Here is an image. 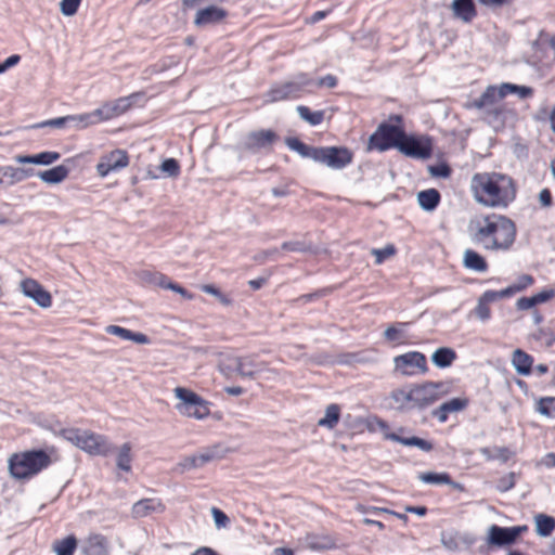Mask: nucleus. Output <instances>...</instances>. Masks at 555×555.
Wrapping results in <instances>:
<instances>
[{
  "label": "nucleus",
  "mask_w": 555,
  "mask_h": 555,
  "mask_svg": "<svg viewBox=\"0 0 555 555\" xmlns=\"http://www.w3.org/2000/svg\"><path fill=\"white\" fill-rule=\"evenodd\" d=\"M470 240L486 250L506 251L513 246L517 229L515 222L504 215L490 214L470 223Z\"/></svg>",
  "instance_id": "nucleus-1"
},
{
  "label": "nucleus",
  "mask_w": 555,
  "mask_h": 555,
  "mask_svg": "<svg viewBox=\"0 0 555 555\" xmlns=\"http://www.w3.org/2000/svg\"><path fill=\"white\" fill-rule=\"evenodd\" d=\"M470 190L477 203L491 208H506L516 198L514 180L501 172H477L472 177Z\"/></svg>",
  "instance_id": "nucleus-2"
},
{
  "label": "nucleus",
  "mask_w": 555,
  "mask_h": 555,
  "mask_svg": "<svg viewBox=\"0 0 555 555\" xmlns=\"http://www.w3.org/2000/svg\"><path fill=\"white\" fill-rule=\"evenodd\" d=\"M286 145L301 157L311 158L333 169H341L352 162V153L347 147L310 146L297 138H286Z\"/></svg>",
  "instance_id": "nucleus-3"
},
{
  "label": "nucleus",
  "mask_w": 555,
  "mask_h": 555,
  "mask_svg": "<svg viewBox=\"0 0 555 555\" xmlns=\"http://www.w3.org/2000/svg\"><path fill=\"white\" fill-rule=\"evenodd\" d=\"M52 463L50 455L41 449L13 453L9 460V472L14 479H29L48 468Z\"/></svg>",
  "instance_id": "nucleus-4"
},
{
  "label": "nucleus",
  "mask_w": 555,
  "mask_h": 555,
  "mask_svg": "<svg viewBox=\"0 0 555 555\" xmlns=\"http://www.w3.org/2000/svg\"><path fill=\"white\" fill-rule=\"evenodd\" d=\"M62 434L67 441L92 455L107 456L114 450L113 444L102 435L78 428L64 429Z\"/></svg>",
  "instance_id": "nucleus-5"
},
{
  "label": "nucleus",
  "mask_w": 555,
  "mask_h": 555,
  "mask_svg": "<svg viewBox=\"0 0 555 555\" xmlns=\"http://www.w3.org/2000/svg\"><path fill=\"white\" fill-rule=\"evenodd\" d=\"M313 83L314 80L308 74L299 73L293 76L291 80L272 86L268 92V98L271 102L298 99Z\"/></svg>",
  "instance_id": "nucleus-6"
},
{
  "label": "nucleus",
  "mask_w": 555,
  "mask_h": 555,
  "mask_svg": "<svg viewBox=\"0 0 555 555\" xmlns=\"http://www.w3.org/2000/svg\"><path fill=\"white\" fill-rule=\"evenodd\" d=\"M175 395L180 400V402L176 404V410L181 415L197 420H203L209 415L210 410L208 402L194 391L183 387H177L175 388Z\"/></svg>",
  "instance_id": "nucleus-7"
},
{
  "label": "nucleus",
  "mask_w": 555,
  "mask_h": 555,
  "mask_svg": "<svg viewBox=\"0 0 555 555\" xmlns=\"http://www.w3.org/2000/svg\"><path fill=\"white\" fill-rule=\"evenodd\" d=\"M402 133L403 129L400 126L383 122L377 127L375 132L371 134L369 149H375L380 152H385L391 147L397 149Z\"/></svg>",
  "instance_id": "nucleus-8"
},
{
  "label": "nucleus",
  "mask_w": 555,
  "mask_h": 555,
  "mask_svg": "<svg viewBox=\"0 0 555 555\" xmlns=\"http://www.w3.org/2000/svg\"><path fill=\"white\" fill-rule=\"evenodd\" d=\"M413 410L423 411L436 403L443 395V384L426 382L412 386Z\"/></svg>",
  "instance_id": "nucleus-9"
},
{
  "label": "nucleus",
  "mask_w": 555,
  "mask_h": 555,
  "mask_svg": "<svg viewBox=\"0 0 555 555\" xmlns=\"http://www.w3.org/2000/svg\"><path fill=\"white\" fill-rule=\"evenodd\" d=\"M397 149L405 156L421 159L429 158L433 153L431 141L428 138L408 135L404 131Z\"/></svg>",
  "instance_id": "nucleus-10"
},
{
  "label": "nucleus",
  "mask_w": 555,
  "mask_h": 555,
  "mask_svg": "<svg viewBox=\"0 0 555 555\" xmlns=\"http://www.w3.org/2000/svg\"><path fill=\"white\" fill-rule=\"evenodd\" d=\"M396 371L404 376H412L416 373H426L428 371L425 354L418 351H409L406 353L395 357Z\"/></svg>",
  "instance_id": "nucleus-11"
},
{
  "label": "nucleus",
  "mask_w": 555,
  "mask_h": 555,
  "mask_svg": "<svg viewBox=\"0 0 555 555\" xmlns=\"http://www.w3.org/2000/svg\"><path fill=\"white\" fill-rule=\"evenodd\" d=\"M503 99L504 92L501 91L500 87L488 86L479 98L469 101L465 106L479 111L481 115H486L502 103Z\"/></svg>",
  "instance_id": "nucleus-12"
},
{
  "label": "nucleus",
  "mask_w": 555,
  "mask_h": 555,
  "mask_svg": "<svg viewBox=\"0 0 555 555\" xmlns=\"http://www.w3.org/2000/svg\"><path fill=\"white\" fill-rule=\"evenodd\" d=\"M276 140L278 134L273 130L251 131L245 137L243 149L251 153H258L262 150H270Z\"/></svg>",
  "instance_id": "nucleus-13"
},
{
  "label": "nucleus",
  "mask_w": 555,
  "mask_h": 555,
  "mask_svg": "<svg viewBox=\"0 0 555 555\" xmlns=\"http://www.w3.org/2000/svg\"><path fill=\"white\" fill-rule=\"evenodd\" d=\"M129 164V157L124 150H114L101 157L96 165V172L100 177H106L111 171L126 168Z\"/></svg>",
  "instance_id": "nucleus-14"
},
{
  "label": "nucleus",
  "mask_w": 555,
  "mask_h": 555,
  "mask_svg": "<svg viewBox=\"0 0 555 555\" xmlns=\"http://www.w3.org/2000/svg\"><path fill=\"white\" fill-rule=\"evenodd\" d=\"M21 288L23 294L31 298L39 307L49 308L52 305L51 294L36 280L26 279L22 281Z\"/></svg>",
  "instance_id": "nucleus-15"
},
{
  "label": "nucleus",
  "mask_w": 555,
  "mask_h": 555,
  "mask_svg": "<svg viewBox=\"0 0 555 555\" xmlns=\"http://www.w3.org/2000/svg\"><path fill=\"white\" fill-rule=\"evenodd\" d=\"M379 427L384 433V438L387 440H391L403 444L405 447H416L424 452H430L434 449V446L430 441L425 440L423 438H418L415 436L412 437H402L398 433H389L388 424L384 421L379 422Z\"/></svg>",
  "instance_id": "nucleus-16"
},
{
  "label": "nucleus",
  "mask_w": 555,
  "mask_h": 555,
  "mask_svg": "<svg viewBox=\"0 0 555 555\" xmlns=\"http://www.w3.org/2000/svg\"><path fill=\"white\" fill-rule=\"evenodd\" d=\"M36 175V170L31 167H14V166H4L2 171V177H0V188L8 189L13 186L24 180L34 177Z\"/></svg>",
  "instance_id": "nucleus-17"
},
{
  "label": "nucleus",
  "mask_w": 555,
  "mask_h": 555,
  "mask_svg": "<svg viewBox=\"0 0 555 555\" xmlns=\"http://www.w3.org/2000/svg\"><path fill=\"white\" fill-rule=\"evenodd\" d=\"M131 105L129 98H119L113 102H106L95 109V114L103 120H109L124 114Z\"/></svg>",
  "instance_id": "nucleus-18"
},
{
  "label": "nucleus",
  "mask_w": 555,
  "mask_h": 555,
  "mask_svg": "<svg viewBox=\"0 0 555 555\" xmlns=\"http://www.w3.org/2000/svg\"><path fill=\"white\" fill-rule=\"evenodd\" d=\"M165 511V505L159 499H142L132 505L131 513L134 518L147 517L154 513L160 514Z\"/></svg>",
  "instance_id": "nucleus-19"
},
{
  "label": "nucleus",
  "mask_w": 555,
  "mask_h": 555,
  "mask_svg": "<svg viewBox=\"0 0 555 555\" xmlns=\"http://www.w3.org/2000/svg\"><path fill=\"white\" fill-rule=\"evenodd\" d=\"M227 15L228 12L224 9L209 5L197 11L194 23L197 26L215 25L222 22Z\"/></svg>",
  "instance_id": "nucleus-20"
},
{
  "label": "nucleus",
  "mask_w": 555,
  "mask_h": 555,
  "mask_svg": "<svg viewBox=\"0 0 555 555\" xmlns=\"http://www.w3.org/2000/svg\"><path fill=\"white\" fill-rule=\"evenodd\" d=\"M467 399L453 398L434 409L431 411V416L436 417L440 423H444L450 413L462 411L467 406Z\"/></svg>",
  "instance_id": "nucleus-21"
},
{
  "label": "nucleus",
  "mask_w": 555,
  "mask_h": 555,
  "mask_svg": "<svg viewBox=\"0 0 555 555\" xmlns=\"http://www.w3.org/2000/svg\"><path fill=\"white\" fill-rule=\"evenodd\" d=\"M61 154L53 151H44L34 155H15L14 160L18 164H30V165H41L49 166L54 162L59 160Z\"/></svg>",
  "instance_id": "nucleus-22"
},
{
  "label": "nucleus",
  "mask_w": 555,
  "mask_h": 555,
  "mask_svg": "<svg viewBox=\"0 0 555 555\" xmlns=\"http://www.w3.org/2000/svg\"><path fill=\"white\" fill-rule=\"evenodd\" d=\"M263 363H258L254 356L236 357V374L243 378H255L262 371Z\"/></svg>",
  "instance_id": "nucleus-23"
},
{
  "label": "nucleus",
  "mask_w": 555,
  "mask_h": 555,
  "mask_svg": "<svg viewBox=\"0 0 555 555\" xmlns=\"http://www.w3.org/2000/svg\"><path fill=\"white\" fill-rule=\"evenodd\" d=\"M514 538L511 531V527H500L492 525L488 529V543L495 546H505L513 544Z\"/></svg>",
  "instance_id": "nucleus-24"
},
{
  "label": "nucleus",
  "mask_w": 555,
  "mask_h": 555,
  "mask_svg": "<svg viewBox=\"0 0 555 555\" xmlns=\"http://www.w3.org/2000/svg\"><path fill=\"white\" fill-rule=\"evenodd\" d=\"M454 17L470 23L477 15L476 7L473 0H453L451 3Z\"/></svg>",
  "instance_id": "nucleus-25"
},
{
  "label": "nucleus",
  "mask_w": 555,
  "mask_h": 555,
  "mask_svg": "<svg viewBox=\"0 0 555 555\" xmlns=\"http://www.w3.org/2000/svg\"><path fill=\"white\" fill-rule=\"evenodd\" d=\"M83 555H107L108 546L106 539L101 534L90 535L81 545Z\"/></svg>",
  "instance_id": "nucleus-26"
},
{
  "label": "nucleus",
  "mask_w": 555,
  "mask_h": 555,
  "mask_svg": "<svg viewBox=\"0 0 555 555\" xmlns=\"http://www.w3.org/2000/svg\"><path fill=\"white\" fill-rule=\"evenodd\" d=\"M512 365L519 375L528 376L532 372L533 357L521 349H516L512 354Z\"/></svg>",
  "instance_id": "nucleus-27"
},
{
  "label": "nucleus",
  "mask_w": 555,
  "mask_h": 555,
  "mask_svg": "<svg viewBox=\"0 0 555 555\" xmlns=\"http://www.w3.org/2000/svg\"><path fill=\"white\" fill-rule=\"evenodd\" d=\"M507 113L508 111L505 104L502 102L493 109L489 111L486 115H481V118L493 129L499 130L504 127Z\"/></svg>",
  "instance_id": "nucleus-28"
},
{
  "label": "nucleus",
  "mask_w": 555,
  "mask_h": 555,
  "mask_svg": "<svg viewBox=\"0 0 555 555\" xmlns=\"http://www.w3.org/2000/svg\"><path fill=\"white\" fill-rule=\"evenodd\" d=\"M69 173V169L64 165L55 166L44 171H38L35 176H38L44 183L57 184L64 181Z\"/></svg>",
  "instance_id": "nucleus-29"
},
{
  "label": "nucleus",
  "mask_w": 555,
  "mask_h": 555,
  "mask_svg": "<svg viewBox=\"0 0 555 555\" xmlns=\"http://www.w3.org/2000/svg\"><path fill=\"white\" fill-rule=\"evenodd\" d=\"M440 193L436 189H428L417 193V202L425 211H433L440 203Z\"/></svg>",
  "instance_id": "nucleus-30"
},
{
  "label": "nucleus",
  "mask_w": 555,
  "mask_h": 555,
  "mask_svg": "<svg viewBox=\"0 0 555 555\" xmlns=\"http://www.w3.org/2000/svg\"><path fill=\"white\" fill-rule=\"evenodd\" d=\"M463 264L466 269L485 272L488 269L486 259L476 250L466 249L463 256Z\"/></svg>",
  "instance_id": "nucleus-31"
},
{
  "label": "nucleus",
  "mask_w": 555,
  "mask_h": 555,
  "mask_svg": "<svg viewBox=\"0 0 555 555\" xmlns=\"http://www.w3.org/2000/svg\"><path fill=\"white\" fill-rule=\"evenodd\" d=\"M390 398L397 404L399 411L406 412L413 410L412 386L409 389H395L391 391Z\"/></svg>",
  "instance_id": "nucleus-32"
},
{
  "label": "nucleus",
  "mask_w": 555,
  "mask_h": 555,
  "mask_svg": "<svg viewBox=\"0 0 555 555\" xmlns=\"http://www.w3.org/2000/svg\"><path fill=\"white\" fill-rule=\"evenodd\" d=\"M455 359L456 352L449 347H440L431 354L433 363L440 369L451 366Z\"/></svg>",
  "instance_id": "nucleus-33"
},
{
  "label": "nucleus",
  "mask_w": 555,
  "mask_h": 555,
  "mask_svg": "<svg viewBox=\"0 0 555 555\" xmlns=\"http://www.w3.org/2000/svg\"><path fill=\"white\" fill-rule=\"evenodd\" d=\"M535 532L540 537H550L555 530V517L546 514L534 515Z\"/></svg>",
  "instance_id": "nucleus-34"
},
{
  "label": "nucleus",
  "mask_w": 555,
  "mask_h": 555,
  "mask_svg": "<svg viewBox=\"0 0 555 555\" xmlns=\"http://www.w3.org/2000/svg\"><path fill=\"white\" fill-rule=\"evenodd\" d=\"M339 417H340V408L338 404H330L327 405L326 410H325V416L322 417L321 420H319L318 422V425L321 426V427H326V428H334L338 422H339Z\"/></svg>",
  "instance_id": "nucleus-35"
},
{
  "label": "nucleus",
  "mask_w": 555,
  "mask_h": 555,
  "mask_svg": "<svg viewBox=\"0 0 555 555\" xmlns=\"http://www.w3.org/2000/svg\"><path fill=\"white\" fill-rule=\"evenodd\" d=\"M296 111L299 117L311 126H318L324 119V111L312 112L308 106L305 105H298Z\"/></svg>",
  "instance_id": "nucleus-36"
},
{
  "label": "nucleus",
  "mask_w": 555,
  "mask_h": 555,
  "mask_svg": "<svg viewBox=\"0 0 555 555\" xmlns=\"http://www.w3.org/2000/svg\"><path fill=\"white\" fill-rule=\"evenodd\" d=\"M491 302H494V300L489 296V292L486 291L478 299V304L475 308V314L477 315V318L482 321V322H486L490 319L491 317V311H490V308H489V304Z\"/></svg>",
  "instance_id": "nucleus-37"
},
{
  "label": "nucleus",
  "mask_w": 555,
  "mask_h": 555,
  "mask_svg": "<svg viewBox=\"0 0 555 555\" xmlns=\"http://www.w3.org/2000/svg\"><path fill=\"white\" fill-rule=\"evenodd\" d=\"M131 446L130 443L126 442L118 450L116 465L119 469L128 473L131 470Z\"/></svg>",
  "instance_id": "nucleus-38"
},
{
  "label": "nucleus",
  "mask_w": 555,
  "mask_h": 555,
  "mask_svg": "<svg viewBox=\"0 0 555 555\" xmlns=\"http://www.w3.org/2000/svg\"><path fill=\"white\" fill-rule=\"evenodd\" d=\"M502 92H504V98L509 93H515L519 99H527L532 96L533 89L526 86H518L509 82H504L500 86Z\"/></svg>",
  "instance_id": "nucleus-39"
},
{
  "label": "nucleus",
  "mask_w": 555,
  "mask_h": 555,
  "mask_svg": "<svg viewBox=\"0 0 555 555\" xmlns=\"http://www.w3.org/2000/svg\"><path fill=\"white\" fill-rule=\"evenodd\" d=\"M535 411L548 418H555V397L540 398L535 403Z\"/></svg>",
  "instance_id": "nucleus-40"
},
{
  "label": "nucleus",
  "mask_w": 555,
  "mask_h": 555,
  "mask_svg": "<svg viewBox=\"0 0 555 555\" xmlns=\"http://www.w3.org/2000/svg\"><path fill=\"white\" fill-rule=\"evenodd\" d=\"M77 547V539L74 535H68L65 539L54 543V551L56 555H73Z\"/></svg>",
  "instance_id": "nucleus-41"
},
{
  "label": "nucleus",
  "mask_w": 555,
  "mask_h": 555,
  "mask_svg": "<svg viewBox=\"0 0 555 555\" xmlns=\"http://www.w3.org/2000/svg\"><path fill=\"white\" fill-rule=\"evenodd\" d=\"M418 479L424 483H431V485H446L447 482H451V477L448 473H435V472L420 473Z\"/></svg>",
  "instance_id": "nucleus-42"
},
{
  "label": "nucleus",
  "mask_w": 555,
  "mask_h": 555,
  "mask_svg": "<svg viewBox=\"0 0 555 555\" xmlns=\"http://www.w3.org/2000/svg\"><path fill=\"white\" fill-rule=\"evenodd\" d=\"M141 278L143 281L153 285H157L164 289H166L168 282H171L168 276L157 271H143L141 273Z\"/></svg>",
  "instance_id": "nucleus-43"
},
{
  "label": "nucleus",
  "mask_w": 555,
  "mask_h": 555,
  "mask_svg": "<svg viewBox=\"0 0 555 555\" xmlns=\"http://www.w3.org/2000/svg\"><path fill=\"white\" fill-rule=\"evenodd\" d=\"M306 545L313 551L326 550L332 546V542L327 538H319L315 535H308L306 538Z\"/></svg>",
  "instance_id": "nucleus-44"
},
{
  "label": "nucleus",
  "mask_w": 555,
  "mask_h": 555,
  "mask_svg": "<svg viewBox=\"0 0 555 555\" xmlns=\"http://www.w3.org/2000/svg\"><path fill=\"white\" fill-rule=\"evenodd\" d=\"M516 477H517V474L513 473V472L502 476L496 481V486H495L496 490L502 493L509 491L511 489H513L515 487Z\"/></svg>",
  "instance_id": "nucleus-45"
},
{
  "label": "nucleus",
  "mask_w": 555,
  "mask_h": 555,
  "mask_svg": "<svg viewBox=\"0 0 555 555\" xmlns=\"http://www.w3.org/2000/svg\"><path fill=\"white\" fill-rule=\"evenodd\" d=\"M371 254L375 256V263L380 264L396 254L393 245H386L384 248H373Z\"/></svg>",
  "instance_id": "nucleus-46"
},
{
  "label": "nucleus",
  "mask_w": 555,
  "mask_h": 555,
  "mask_svg": "<svg viewBox=\"0 0 555 555\" xmlns=\"http://www.w3.org/2000/svg\"><path fill=\"white\" fill-rule=\"evenodd\" d=\"M160 169L168 177H177L180 173V165L175 158L165 159L160 165Z\"/></svg>",
  "instance_id": "nucleus-47"
},
{
  "label": "nucleus",
  "mask_w": 555,
  "mask_h": 555,
  "mask_svg": "<svg viewBox=\"0 0 555 555\" xmlns=\"http://www.w3.org/2000/svg\"><path fill=\"white\" fill-rule=\"evenodd\" d=\"M81 0H62L60 9L63 15L73 16L78 11Z\"/></svg>",
  "instance_id": "nucleus-48"
},
{
  "label": "nucleus",
  "mask_w": 555,
  "mask_h": 555,
  "mask_svg": "<svg viewBox=\"0 0 555 555\" xmlns=\"http://www.w3.org/2000/svg\"><path fill=\"white\" fill-rule=\"evenodd\" d=\"M488 292H489V296L494 301H498L500 299L513 296L514 294L519 292V288H516V286L514 284V285H511V286H508V287H506L504 289H501V291H488Z\"/></svg>",
  "instance_id": "nucleus-49"
},
{
  "label": "nucleus",
  "mask_w": 555,
  "mask_h": 555,
  "mask_svg": "<svg viewBox=\"0 0 555 555\" xmlns=\"http://www.w3.org/2000/svg\"><path fill=\"white\" fill-rule=\"evenodd\" d=\"M76 117V121L81 124V127H87L89 125H94L96 122L102 121L99 116L95 114V109L91 113H86L81 115H74Z\"/></svg>",
  "instance_id": "nucleus-50"
},
{
  "label": "nucleus",
  "mask_w": 555,
  "mask_h": 555,
  "mask_svg": "<svg viewBox=\"0 0 555 555\" xmlns=\"http://www.w3.org/2000/svg\"><path fill=\"white\" fill-rule=\"evenodd\" d=\"M107 334L115 335L120 337L124 340H130L131 332L128 328L118 326V325H108L105 328Z\"/></svg>",
  "instance_id": "nucleus-51"
},
{
  "label": "nucleus",
  "mask_w": 555,
  "mask_h": 555,
  "mask_svg": "<svg viewBox=\"0 0 555 555\" xmlns=\"http://www.w3.org/2000/svg\"><path fill=\"white\" fill-rule=\"evenodd\" d=\"M429 172L434 177L448 178L451 175V168L447 164H439L430 166Z\"/></svg>",
  "instance_id": "nucleus-52"
},
{
  "label": "nucleus",
  "mask_w": 555,
  "mask_h": 555,
  "mask_svg": "<svg viewBox=\"0 0 555 555\" xmlns=\"http://www.w3.org/2000/svg\"><path fill=\"white\" fill-rule=\"evenodd\" d=\"M178 469H180L181 473L185 470H190L192 468L201 467V463L197 462L196 455L188 456L183 461H181L178 464Z\"/></svg>",
  "instance_id": "nucleus-53"
},
{
  "label": "nucleus",
  "mask_w": 555,
  "mask_h": 555,
  "mask_svg": "<svg viewBox=\"0 0 555 555\" xmlns=\"http://www.w3.org/2000/svg\"><path fill=\"white\" fill-rule=\"evenodd\" d=\"M72 121H76V117L69 115V116H65V117L50 119V120L41 124L40 126H51V127H55V128H63L66 124L72 122Z\"/></svg>",
  "instance_id": "nucleus-54"
},
{
  "label": "nucleus",
  "mask_w": 555,
  "mask_h": 555,
  "mask_svg": "<svg viewBox=\"0 0 555 555\" xmlns=\"http://www.w3.org/2000/svg\"><path fill=\"white\" fill-rule=\"evenodd\" d=\"M219 370L225 376H231L233 373H236V357L230 358L228 362L220 363Z\"/></svg>",
  "instance_id": "nucleus-55"
},
{
  "label": "nucleus",
  "mask_w": 555,
  "mask_h": 555,
  "mask_svg": "<svg viewBox=\"0 0 555 555\" xmlns=\"http://www.w3.org/2000/svg\"><path fill=\"white\" fill-rule=\"evenodd\" d=\"M493 452L494 460H500L503 463H506L514 454L507 447H494Z\"/></svg>",
  "instance_id": "nucleus-56"
},
{
  "label": "nucleus",
  "mask_w": 555,
  "mask_h": 555,
  "mask_svg": "<svg viewBox=\"0 0 555 555\" xmlns=\"http://www.w3.org/2000/svg\"><path fill=\"white\" fill-rule=\"evenodd\" d=\"M537 300L534 295L531 297H520L516 301V308L518 310H528L537 306Z\"/></svg>",
  "instance_id": "nucleus-57"
},
{
  "label": "nucleus",
  "mask_w": 555,
  "mask_h": 555,
  "mask_svg": "<svg viewBox=\"0 0 555 555\" xmlns=\"http://www.w3.org/2000/svg\"><path fill=\"white\" fill-rule=\"evenodd\" d=\"M211 514L217 527H225L229 522V517L221 509L212 507Z\"/></svg>",
  "instance_id": "nucleus-58"
},
{
  "label": "nucleus",
  "mask_w": 555,
  "mask_h": 555,
  "mask_svg": "<svg viewBox=\"0 0 555 555\" xmlns=\"http://www.w3.org/2000/svg\"><path fill=\"white\" fill-rule=\"evenodd\" d=\"M337 78L334 75L328 74L320 78L318 81H314L313 85L318 87L335 88L337 86Z\"/></svg>",
  "instance_id": "nucleus-59"
},
{
  "label": "nucleus",
  "mask_w": 555,
  "mask_h": 555,
  "mask_svg": "<svg viewBox=\"0 0 555 555\" xmlns=\"http://www.w3.org/2000/svg\"><path fill=\"white\" fill-rule=\"evenodd\" d=\"M282 249L288 251H306L307 248L302 242L299 241H291L284 242L281 246Z\"/></svg>",
  "instance_id": "nucleus-60"
},
{
  "label": "nucleus",
  "mask_w": 555,
  "mask_h": 555,
  "mask_svg": "<svg viewBox=\"0 0 555 555\" xmlns=\"http://www.w3.org/2000/svg\"><path fill=\"white\" fill-rule=\"evenodd\" d=\"M537 304L546 302L553 298H555V288L544 289L534 295Z\"/></svg>",
  "instance_id": "nucleus-61"
},
{
  "label": "nucleus",
  "mask_w": 555,
  "mask_h": 555,
  "mask_svg": "<svg viewBox=\"0 0 555 555\" xmlns=\"http://www.w3.org/2000/svg\"><path fill=\"white\" fill-rule=\"evenodd\" d=\"M539 202H540L541 206L544 208H548L552 206L553 197H552V193L548 189L541 190V192L539 193Z\"/></svg>",
  "instance_id": "nucleus-62"
},
{
  "label": "nucleus",
  "mask_w": 555,
  "mask_h": 555,
  "mask_svg": "<svg viewBox=\"0 0 555 555\" xmlns=\"http://www.w3.org/2000/svg\"><path fill=\"white\" fill-rule=\"evenodd\" d=\"M166 289H170V291H172L175 293H178V294H180L182 297H184L186 299H192L193 298V295L191 293H189L181 285H179L177 283H173V282H168V284L166 285Z\"/></svg>",
  "instance_id": "nucleus-63"
},
{
  "label": "nucleus",
  "mask_w": 555,
  "mask_h": 555,
  "mask_svg": "<svg viewBox=\"0 0 555 555\" xmlns=\"http://www.w3.org/2000/svg\"><path fill=\"white\" fill-rule=\"evenodd\" d=\"M20 60L21 56L18 54L10 55L3 63L0 64V74L18 64Z\"/></svg>",
  "instance_id": "nucleus-64"
}]
</instances>
